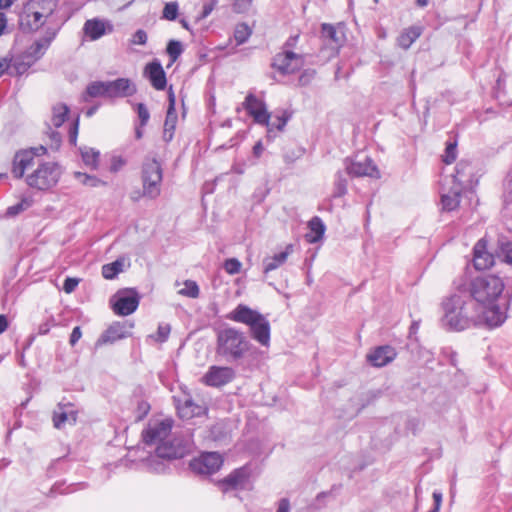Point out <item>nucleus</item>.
<instances>
[{"instance_id": "bb28decb", "label": "nucleus", "mask_w": 512, "mask_h": 512, "mask_svg": "<svg viewBox=\"0 0 512 512\" xmlns=\"http://www.w3.org/2000/svg\"><path fill=\"white\" fill-rule=\"evenodd\" d=\"M473 170L470 162L460 161L455 167V174L452 175L453 184L465 187L471 182L470 177L473 174Z\"/></svg>"}, {"instance_id": "f704fd0d", "label": "nucleus", "mask_w": 512, "mask_h": 512, "mask_svg": "<svg viewBox=\"0 0 512 512\" xmlns=\"http://www.w3.org/2000/svg\"><path fill=\"white\" fill-rule=\"evenodd\" d=\"M347 179L342 171H338L335 174L334 190L332 193L333 198H339L347 193Z\"/></svg>"}, {"instance_id": "b1692460", "label": "nucleus", "mask_w": 512, "mask_h": 512, "mask_svg": "<svg viewBox=\"0 0 512 512\" xmlns=\"http://www.w3.org/2000/svg\"><path fill=\"white\" fill-rule=\"evenodd\" d=\"M57 35H48L43 34V36L33 42L26 50L25 57L30 59L33 63L40 59L46 50L51 45L52 41L56 38Z\"/></svg>"}, {"instance_id": "69168bd1", "label": "nucleus", "mask_w": 512, "mask_h": 512, "mask_svg": "<svg viewBox=\"0 0 512 512\" xmlns=\"http://www.w3.org/2000/svg\"><path fill=\"white\" fill-rule=\"evenodd\" d=\"M7 27V18L5 13L0 12V36L4 34V31Z\"/></svg>"}, {"instance_id": "bf43d9fd", "label": "nucleus", "mask_w": 512, "mask_h": 512, "mask_svg": "<svg viewBox=\"0 0 512 512\" xmlns=\"http://www.w3.org/2000/svg\"><path fill=\"white\" fill-rule=\"evenodd\" d=\"M82 331L80 326H76L73 328L72 333L70 335L69 343L74 346L81 338Z\"/></svg>"}, {"instance_id": "f8f14e48", "label": "nucleus", "mask_w": 512, "mask_h": 512, "mask_svg": "<svg viewBox=\"0 0 512 512\" xmlns=\"http://www.w3.org/2000/svg\"><path fill=\"white\" fill-rule=\"evenodd\" d=\"M223 458L217 452H205L190 461V469L198 475H212L220 470Z\"/></svg>"}, {"instance_id": "f3484780", "label": "nucleus", "mask_w": 512, "mask_h": 512, "mask_svg": "<svg viewBox=\"0 0 512 512\" xmlns=\"http://www.w3.org/2000/svg\"><path fill=\"white\" fill-rule=\"evenodd\" d=\"M321 38L331 50L330 56L337 55L346 40L342 30L328 23H323L321 26Z\"/></svg>"}, {"instance_id": "dca6fc26", "label": "nucleus", "mask_w": 512, "mask_h": 512, "mask_svg": "<svg viewBox=\"0 0 512 512\" xmlns=\"http://www.w3.org/2000/svg\"><path fill=\"white\" fill-rule=\"evenodd\" d=\"M134 327L133 322L123 321L112 323L98 338L96 345L101 346L114 343L130 336V330Z\"/></svg>"}, {"instance_id": "4468645a", "label": "nucleus", "mask_w": 512, "mask_h": 512, "mask_svg": "<svg viewBox=\"0 0 512 512\" xmlns=\"http://www.w3.org/2000/svg\"><path fill=\"white\" fill-rule=\"evenodd\" d=\"M345 169L351 177H380V172L370 157H365L362 160L347 158L345 159Z\"/></svg>"}, {"instance_id": "5fc2aeb1", "label": "nucleus", "mask_w": 512, "mask_h": 512, "mask_svg": "<svg viewBox=\"0 0 512 512\" xmlns=\"http://www.w3.org/2000/svg\"><path fill=\"white\" fill-rule=\"evenodd\" d=\"M78 129H79V119L77 118L71 124L70 129H69V142L71 145L75 146L77 143Z\"/></svg>"}, {"instance_id": "aec40b11", "label": "nucleus", "mask_w": 512, "mask_h": 512, "mask_svg": "<svg viewBox=\"0 0 512 512\" xmlns=\"http://www.w3.org/2000/svg\"><path fill=\"white\" fill-rule=\"evenodd\" d=\"M397 356L395 348L390 345L378 346L367 354V361L374 367H384Z\"/></svg>"}, {"instance_id": "603ef678", "label": "nucleus", "mask_w": 512, "mask_h": 512, "mask_svg": "<svg viewBox=\"0 0 512 512\" xmlns=\"http://www.w3.org/2000/svg\"><path fill=\"white\" fill-rule=\"evenodd\" d=\"M28 207H29V202L26 200H23L15 205L8 207L6 214L8 216H15V215L19 214L20 212L24 211Z\"/></svg>"}, {"instance_id": "5701e85b", "label": "nucleus", "mask_w": 512, "mask_h": 512, "mask_svg": "<svg viewBox=\"0 0 512 512\" xmlns=\"http://www.w3.org/2000/svg\"><path fill=\"white\" fill-rule=\"evenodd\" d=\"M168 101H169V105H168V109H167V113H166V118H165V122H164V131H163V139L167 143L170 142L174 137V132H175L177 119H178L176 109H175L176 99H175V95H174L172 89H170V91H169Z\"/></svg>"}, {"instance_id": "f03ea898", "label": "nucleus", "mask_w": 512, "mask_h": 512, "mask_svg": "<svg viewBox=\"0 0 512 512\" xmlns=\"http://www.w3.org/2000/svg\"><path fill=\"white\" fill-rule=\"evenodd\" d=\"M455 288L474 301L484 317V324L490 328L502 325L506 311L498 304L505 288L504 281L497 275L487 274L473 278L468 284L462 279L454 281Z\"/></svg>"}, {"instance_id": "9d476101", "label": "nucleus", "mask_w": 512, "mask_h": 512, "mask_svg": "<svg viewBox=\"0 0 512 512\" xmlns=\"http://www.w3.org/2000/svg\"><path fill=\"white\" fill-rule=\"evenodd\" d=\"M140 298L135 289L120 290L110 300L112 310L119 316L131 315L137 310Z\"/></svg>"}, {"instance_id": "a878e982", "label": "nucleus", "mask_w": 512, "mask_h": 512, "mask_svg": "<svg viewBox=\"0 0 512 512\" xmlns=\"http://www.w3.org/2000/svg\"><path fill=\"white\" fill-rule=\"evenodd\" d=\"M463 189L461 185L453 184L448 193L442 194L441 203L444 211L451 212L459 207Z\"/></svg>"}, {"instance_id": "052dcab7", "label": "nucleus", "mask_w": 512, "mask_h": 512, "mask_svg": "<svg viewBox=\"0 0 512 512\" xmlns=\"http://www.w3.org/2000/svg\"><path fill=\"white\" fill-rule=\"evenodd\" d=\"M276 512H290V502L287 498L279 500Z\"/></svg>"}, {"instance_id": "f257e3e1", "label": "nucleus", "mask_w": 512, "mask_h": 512, "mask_svg": "<svg viewBox=\"0 0 512 512\" xmlns=\"http://www.w3.org/2000/svg\"><path fill=\"white\" fill-rule=\"evenodd\" d=\"M174 421L171 418L151 419L142 431L146 445H155V453L145 462L147 469L153 473H164L166 462L180 459L192 453L194 448L193 433L186 428L172 432Z\"/></svg>"}, {"instance_id": "393cba45", "label": "nucleus", "mask_w": 512, "mask_h": 512, "mask_svg": "<svg viewBox=\"0 0 512 512\" xmlns=\"http://www.w3.org/2000/svg\"><path fill=\"white\" fill-rule=\"evenodd\" d=\"M308 232L305 234V240L310 244H315L324 238L326 225L319 216L312 217L307 224Z\"/></svg>"}, {"instance_id": "338daca9", "label": "nucleus", "mask_w": 512, "mask_h": 512, "mask_svg": "<svg viewBox=\"0 0 512 512\" xmlns=\"http://www.w3.org/2000/svg\"><path fill=\"white\" fill-rule=\"evenodd\" d=\"M214 9V5L213 4H205L203 6V10H202V13H201V18L204 19L206 17H208L211 12L213 11Z\"/></svg>"}, {"instance_id": "2f4dec72", "label": "nucleus", "mask_w": 512, "mask_h": 512, "mask_svg": "<svg viewBox=\"0 0 512 512\" xmlns=\"http://www.w3.org/2000/svg\"><path fill=\"white\" fill-rule=\"evenodd\" d=\"M79 151L84 164L91 169H97L100 156L99 151L86 146L79 148Z\"/></svg>"}, {"instance_id": "774afa93", "label": "nucleus", "mask_w": 512, "mask_h": 512, "mask_svg": "<svg viewBox=\"0 0 512 512\" xmlns=\"http://www.w3.org/2000/svg\"><path fill=\"white\" fill-rule=\"evenodd\" d=\"M434 506L440 508L442 504V493L440 491L433 492Z\"/></svg>"}, {"instance_id": "79ce46f5", "label": "nucleus", "mask_w": 512, "mask_h": 512, "mask_svg": "<svg viewBox=\"0 0 512 512\" xmlns=\"http://www.w3.org/2000/svg\"><path fill=\"white\" fill-rule=\"evenodd\" d=\"M179 5L176 1L166 3L162 12V18L173 21L177 18Z\"/></svg>"}, {"instance_id": "8fccbe9b", "label": "nucleus", "mask_w": 512, "mask_h": 512, "mask_svg": "<svg viewBox=\"0 0 512 512\" xmlns=\"http://www.w3.org/2000/svg\"><path fill=\"white\" fill-rule=\"evenodd\" d=\"M136 112H137L139 120H140V126L144 127L145 125H147L149 118H150V113H149L146 105L143 103H138L136 105Z\"/></svg>"}, {"instance_id": "09e8293b", "label": "nucleus", "mask_w": 512, "mask_h": 512, "mask_svg": "<svg viewBox=\"0 0 512 512\" xmlns=\"http://www.w3.org/2000/svg\"><path fill=\"white\" fill-rule=\"evenodd\" d=\"M503 186L505 202H512V168L507 172Z\"/></svg>"}, {"instance_id": "473e14b6", "label": "nucleus", "mask_w": 512, "mask_h": 512, "mask_svg": "<svg viewBox=\"0 0 512 512\" xmlns=\"http://www.w3.org/2000/svg\"><path fill=\"white\" fill-rule=\"evenodd\" d=\"M123 267L124 260L120 258L116 259L112 263H108L102 266V276L105 279L112 280L123 271Z\"/></svg>"}, {"instance_id": "412c9836", "label": "nucleus", "mask_w": 512, "mask_h": 512, "mask_svg": "<svg viewBox=\"0 0 512 512\" xmlns=\"http://www.w3.org/2000/svg\"><path fill=\"white\" fill-rule=\"evenodd\" d=\"M144 75L154 89L161 91L166 88V74L158 60H153L145 66Z\"/></svg>"}, {"instance_id": "cd10ccee", "label": "nucleus", "mask_w": 512, "mask_h": 512, "mask_svg": "<svg viewBox=\"0 0 512 512\" xmlns=\"http://www.w3.org/2000/svg\"><path fill=\"white\" fill-rule=\"evenodd\" d=\"M293 246L291 244L287 245L285 250L273 255L272 257H267L263 261V271L265 274H268L269 272L276 270L280 266H282L289 256V254L292 252Z\"/></svg>"}, {"instance_id": "e2e57ef3", "label": "nucleus", "mask_w": 512, "mask_h": 512, "mask_svg": "<svg viewBox=\"0 0 512 512\" xmlns=\"http://www.w3.org/2000/svg\"><path fill=\"white\" fill-rule=\"evenodd\" d=\"M315 74L314 71H305L303 74H301V76L299 77V82L301 85H305L307 83V81L313 77Z\"/></svg>"}, {"instance_id": "0eeeda50", "label": "nucleus", "mask_w": 512, "mask_h": 512, "mask_svg": "<svg viewBox=\"0 0 512 512\" xmlns=\"http://www.w3.org/2000/svg\"><path fill=\"white\" fill-rule=\"evenodd\" d=\"M228 319L249 327L250 336L264 347H269L271 326L268 319L258 310L245 304H238L229 314Z\"/></svg>"}, {"instance_id": "ddd939ff", "label": "nucleus", "mask_w": 512, "mask_h": 512, "mask_svg": "<svg viewBox=\"0 0 512 512\" xmlns=\"http://www.w3.org/2000/svg\"><path fill=\"white\" fill-rule=\"evenodd\" d=\"M235 376L232 367L212 365L202 376L201 382L208 387L219 388L232 382Z\"/></svg>"}, {"instance_id": "de8ad7c7", "label": "nucleus", "mask_w": 512, "mask_h": 512, "mask_svg": "<svg viewBox=\"0 0 512 512\" xmlns=\"http://www.w3.org/2000/svg\"><path fill=\"white\" fill-rule=\"evenodd\" d=\"M32 64L33 62L30 59L29 61L25 62L20 57H17L13 60L12 68L15 70L16 74L22 75L30 68Z\"/></svg>"}, {"instance_id": "680f3d73", "label": "nucleus", "mask_w": 512, "mask_h": 512, "mask_svg": "<svg viewBox=\"0 0 512 512\" xmlns=\"http://www.w3.org/2000/svg\"><path fill=\"white\" fill-rule=\"evenodd\" d=\"M49 130H50V132L48 133L49 138L51 139L52 143L56 147H59V145L61 143V135H60V133L57 132V131L52 130L51 127H49Z\"/></svg>"}, {"instance_id": "c756f323", "label": "nucleus", "mask_w": 512, "mask_h": 512, "mask_svg": "<svg viewBox=\"0 0 512 512\" xmlns=\"http://www.w3.org/2000/svg\"><path fill=\"white\" fill-rule=\"evenodd\" d=\"M72 405L69 403L67 405L59 404L60 412H55L53 416V423L56 428H60L65 422H76V412L71 408Z\"/></svg>"}, {"instance_id": "c03bdc74", "label": "nucleus", "mask_w": 512, "mask_h": 512, "mask_svg": "<svg viewBox=\"0 0 512 512\" xmlns=\"http://www.w3.org/2000/svg\"><path fill=\"white\" fill-rule=\"evenodd\" d=\"M223 267L229 275H236L240 273L242 263L237 258H229L225 260Z\"/></svg>"}, {"instance_id": "9b49d317", "label": "nucleus", "mask_w": 512, "mask_h": 512, "mask_svg": "<svg viewBox=\"0 0 512 512\" xmlns=\"http://www.w3.org/2000/svg\"><path fill=\"white\" fill-rule=\"evenodd\" d=\"M304 65L302 55L291 50H283L277 53L272 62V67L281 75H290L299 71Z\"/></svg>"}, {"instance_id": "58836bf2", "label": "nucleus", "mask_w": 512, "mask_h": 512, "mask_svg": "<svg viewBox=\"0 0 512 512\" xmlns=\"http://www.w3.org/2000/svg\"><path fill=\"white\" fill-rule=\"evenodd\" d=\"M184 48L180 41L170 40L166 47V52L170 58L171 63H174L183 53Z\"/></svg>"}, {"instance_id": "6ab92c4d", "label": "nucleus", "mask_w": 512, "mask_h": 512, "mask_svg": "<svg viewBox=\"0 0 512 512\" xmlns=\"http://www.w3.org/2000/svg\"><path fill=\"white\" fill-rule=\"evenodd\" d=\"M250 472L247 467L232 471L226 478L219 481V486L226 492L234 489H243L249 481Z\"/></svg>"}, {"instance_id": "13d9d810", "label": "nucleus", "mask_w": 512, "mask_h": 512, "mask_svg": "<svg viewBox=\"0 0 512 512\" xmlns=\"http://www.w3.org/2000/svg\"><path fill=\"white\" fill-rule=\"evenodd\" d=\"M84 483H74L66 487L65 489H60V486L57 485L53 488V491H59L60 493H72L76 490L80 489Z\"/></svg>"}, {"instance_id": "37998d69", "label": "nucleus", "mask_w": 512, "mask_h": 512, "mask_svg": "<svg viewBox=\"0 0 512 512\" xmlns=\"http://www.w3.org/2000/svg\"><path fill=\"white\" fill-rule=\"evenodd\" d=\"M457 158V141L448 142L446 144L443 162L446 164L453 163Z\"/></svg>"}, {"instance_id": "20e7f679", "label": "nucleus", "mask_w": 512, "mask_h": 512, "mask_svg": "<svg viewBox=\"0 0 512 512\" xmlns=\"http://www.w3.org/2000/svg\"><path fill=\"white\" fill-rule=\"evenodd\" d=\"M62 26L58 0H28L19 15V27L24 33L57 35Z\"/></svg>"}, {"instance_id": "1a4fd4ad", "label": "nucleus", "mask_w": 512, "mask_h": 512, "mask_svg": "<svg viewBox=\"0 0 512 512\" xmlns=\"http://www.w3.org/2000/svg\"><path fill=\"white\" fill-rule=\"evenodd\" d=\"M247 114L253 121L267 128L268 137L273 132V125L270 124L271 113L268 112L264 100L258 98L253 92H249L242 103Z\"/></svg>"}, {"instance_id": "3c124183", "label": "nucleus", "mask_w": 512, "mask_h": 512, "mask_svg": "<svg viewBox=\"0 0 512 512\" xmlns=\"http://www.w3.org/2000/svg\"><path fill=\"white\" fill-rule=\"evenodd\" d=\"M147 33L143 29H138L132 36L130 42L133 45H145L147 43Z\"/></svg>"}, {"instance_id": "c85d7f7f", "label": "nucleus", "mask_w": 512, "mask_h": 512, "mask_svg": "<svg viewBox=\"0 0 512 512\" xmlns=\"http://www.w3.org/2000/svg\"><path fill=\"white\" fill-rule=\"evenodd\" d=\"M422 32L423 28L416 25L404 29L397 38L398 46L407 50L421 36Z\"/></svg>"}, {"instance_id": "39448f33", "label": "nucleus", "mask_w": 512, "mask_h": 512, "mask_svg": "<svg viewBox=\"0 0 512 512\" xmlns=\"http://www.w3.org/2000/svg\"><path fill=\"white\" fill-rule=\"evenodd\" d=\"M442 326L449 331H463L484 324V317L473 300L463 292L454 293L442 301Z\"/></svg>"}, {"instance_id": "4be33fe9", "label": "nucleus", "mask_w": 512, "mask_h": 512, "mask_svg": "<svg viewBox=\"0 0 512 512\" xmlns=\"http://www.w3.org/2000/svg\"><path fill=\"white\" fill-rule=\"evenodd\" d=\"M473 264L477 270L489 269L494 264V257L487 251V241L480 239L473 248Z\"/></svg>"}, {"instance_id": "a211bd4d", "label": "nucleus", "mask_w": 512, "mask_h": 512, "mask_svg": "<svg viewBox=\"0 0 512 512\" xmlns=\"http://www.w3.org/2000/svg\"><path fill=\"white\" fill-rule=\"evenodd\" d=\"M107 98H123L136 93V85L128 78H118L113 81H106Z\"/></svg>"}, {"instance_id": "ea45409f", "label": "nucleus", "mask_w": 512, "mask_h": 512, "mask_svg": "<svg viewBox=\"0 0 512 512\" xmlns=\"http://www.w3.org/2000/svg\"><path fill=\"white\" fill-rule=\"evenodd\" d=\"M171 332V326L167 323H162L158 325L157 332L154 335H150L149 337L154 339L156 342L164 343L168 340Z\"/></svg>"}, {"instance_id": "423d86ee", "label": "nucleus", "mask_w": 512, "mask_h": 512, "mask_svg": "<svg viewBox=\"0 0 512 512\" xmlns=\"http://www.w3.org/2000/svg\"><path fill=\"white\" fill-rule=\"evenodd\" d=\"M256 348L244 332L228 327L218 332L216 353L228 362L239 361L248 356Z\"/></svg>"}, {"instance_id": "6e6552de", "label": "nucleus", "mask_w": 512, "mask_h": 512, "mask_svg": "<svg viewBox=\"0 0 512 512\" xmlns=\"http://www.w3.org/2000/svg\"><path fill=\"white\" fill-rule=\"evenodd\" d=\"M163 168L156 158H146L142 164L141 182L142 195L155 200L161 195Z\"/></svg>"}, {"instance_id": "864d4df0", "label": "nucleus", "mask_w": 512, "mask_h": 512, "mask_svg": "<svg viewBox=\"0 0 512 512\" xmlns=\"http://www.w3.org/2000/svg\"><path fill=\"white\" fill-rule=\"evenodd\" d=\"M78 284H79V279L78 278L67 277L64 280V283H63V290L66 293L70 294L73 291H75V289L77 288Z\"/></svg>"}, {"instance_id": "6e6d98bb", "label": "nucleus", "mask_w": 512, "mask_h": 512, "mask_svg": "<svg viewBox=\"0 0 512 512\" xmlns=\"http://www.w3.org/2000/svg\"><path fill=\"white\" fill-rule=\"evenodd\" d=\"M501 252L505 262L512 264V242L504 243L501 246Z\"/></svg>"}, {"instance_id": "a18cd8bd", "label": "nucleus", "mask_w": 512, "mask_h": 512, "mask_svg": "<svg viewBox=\"0 0 512 512\" xmlns=\"http://www.w3.org/2000/svg\"><path fill=\"white\" fill-rule=\"evenodd\" d=\"M290 118L291 114H289L287 111H283L281 115H276L275 122L270 121V124L273 125V131H283Z\"/></svg>"}, {"instance_id": "c9c22d12", "label": "nucleus", "mask_w": 512, "mask_h": 512, "mask_svg": "<svg viewBox=\"0 0 512 512\" xmlns=\"http://www.w3.org/2000/svg\"><path fill=\"white\" fill-rule=\"evenodd\" d=\"M252 35L251 28L246 23H238L234 29V39L237 45H242L248 41Z\"/></svg>"}, {"instance_id": "0e129e2a", "label": "nucleus", "mask_w": 512, "mask_h": 512, "mask_svg": "<svg viewBox=\"0 0 512 512\" xmlns=\"http://www.w3.org/2000/svg\"><path fill=\"white\" fill-rule=\"evenodd\" d=\"M264 151V146L261 141H258L253 146V154L255 157L259 158Z\"/></svg>"}, {"instance_id": "7ed1b4c3", "label": "nucleus", "mask_w": 512, "mask_h": 512, "mask_svg": "<svg viewBox=\"0 0 512 512\" xmlns=\"http://www.w3.org/2000/svg\"><path fill=\"white\" fill-rule=\"evenodd\" d=\"M47 152L46 147L31 148L17 152L14 156L12 173L15 178H23L27 185L39 191L55 187L62 175L61 167L55 162H37V156Z\"/></svg>"}, {"instance_id": "4c0bfd02", "label": "nucleus", "mask_w": 512, "mask_h": 512, "mask_svg": "<svg viewBox=\"0 0 512 512\" xmlns=\"http://www.w3.org/2000/svg\"><path fill=\"white\" fill-rule=\"evenodd\" d=\"M74 177L83 185L87 187H98L100 185H105L106 183L96 176L88 175L82 172H75Z\"/></svg>"}, {"instance_id": "49530a36", "label": "nucleus", "mask_w": 512, "mask_h": 512, "mask_svg": "<svg viewBox=\"0 0 512 512\" xmlns=\"http://www.w3.org/2000/svg\"><path fill=\"white\" fill-rule=\"evenodd\" d=\"M57 326L56 319L53 315H49L42 323L39 324L37 333L39 335H46L50 332L51 328Z\"/></svg>"}, {"instance_id": "2eb2a0df", "label": "nucleus", "mask_w": 512, "mask_h": 512, "mask_svg": "<svg viewBox=\"0 0 512 512\" xmlns=\"http://www.w3.org/2000/svg\"><path fill=\"white\" fill-rule=\"evenodd\" d=\"M173 399L179 417L184 420L203 416L207 412V408L197 404L188 393H184L182 396H174Z\"/></svg>"}, {"instance_id": "4d7b16f0", "label": "nucleus", "mask_w": 512, "mask_h": 512, "mask_svg": "<svg viewBox=\"0 0 512 512\" xmlns=\"http://www.w3.org/2000/svg\"><path fill=\"white\" fill-rule=\"evenodd\" d=\"M125 163L126 162L122 157H120V156L113 157L111 160L110 170L112 172H117L125 165Z\"/></svg>"}, {"instance_id": "e433bc0d", "label": "nucleus", "mask_w": 512, "mask_h": 512, "mask_svg": "<svg viewBox=\"0 0 512 512\" xmlns=\"http://www.w3.org/2000/svg\"><path fill=\"white\" fill-rule=\"evenodd\" d=\"M107 84L106 81H95L87 86L86 95L94 97H107Z\"/></svg>"}, {"instance_id": "72a5a7b5", "label": "nucleus", "mask_w": 512, "mask_h": 512, "mask_svg": "<svg viewBox=\"0 0 512 512\" xmlns=\"http://www.w3.org/2000/svg\"><path fill=\"white\" fill-rule=\"evenodd\" d=\"M69 107L65 104H57L52 109L51 124L59 128L67 119Z\"/></svg>"}, {"instance_id": "a19ab883", "label": "nucleus", "mask_w": 512, "mask_h": 512, "mask_svg": "<svg viewBox=\"0 0 512 512\" xmlns=\"http://www.w3.org/2000/svg\"><path fill=\"white\" fill-rule=\"evenodd\" d=\"M200 290L197 283L193 280H186L184 282V288L179 291V294L183 296H187L190 298H197L199 296Z\"/></svg>"}, {"instance_id": "7c9ffc66", "label": "nucleus", "mask_w": 512, "mask_h": 512, "mask_svg": "<svg viewBox=\"0 0 512 512\" xmlns=\"http://www.w3.org/2000/svg\"><path fill=\"white\" fill-rule=\"evenodd\" d=\"M84 33L94 41L101 38L105 33V23L99 19L87 20L83 27Z\"/></svg>"}]
</instances>
